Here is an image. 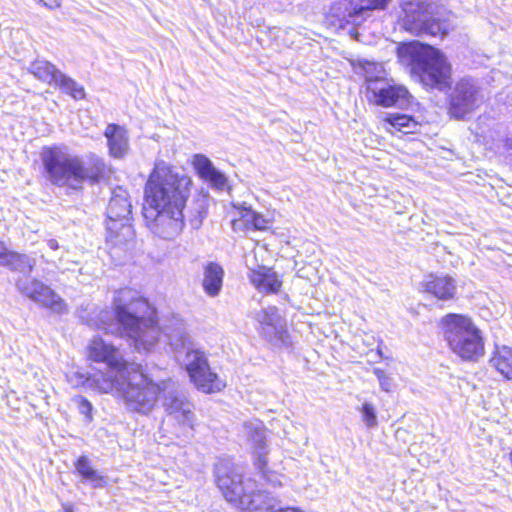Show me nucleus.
Segmentation results:
<instances>
[{
	"label": "nucleus",
	"instance_id": "b1692460",
	"mask_svg": "<svg viewBox=\"0 0 512 512\" xmlns=\"http://www.w3.org/2000/svg\"><path fill=\"white\" fill-rule=\"evenodd\" d=\"M224 270L216 262H208L204 267L203 289L210 297L219 295L223 285Z\"/></svg>",
	"mask_w": 512,
	"mask_h": 512
},
{
	"label": "nucleus",
	"instance_id": "f3484780",
	"mask_svg": "<svg viewBox=\"0 0 512 512\" xmlns=\"http://www.w3.org/2000/svg\"><path fill=\"white\" fill-rule=\"evenodd\" d=\"M131 214L132 205L128 192L121 186L115 187L107 207V229L110 231L117 229V222H121V226L124 227V222L129 221Z\"/></svg>",
	"mask_w": 512,
	"mask_h": 512
},
{
	"label": "nucleus",
	"instance_id": "f704fd0d",
	"mask_svg": "<svg viewBox=\"0 0 512 512\" xmlns=\"http://www.w3.org/2000/svg\"><path fill=\"white\" fill-rule=\"evenodd\" d=\"M256 319L259 323V328L277 324L279 320L277 315V308L270 307L268 309H262L260 312H258Z\"/></svg>",
	"mask_w": 512,
	"mask_h": 512
},
{
	"label": "nucleus",
	"instance_id": "4c0bfd02",
	"mask_svg": "<svg viewBox=\"0 0 512 512\" xmlns=\"http://www.w3.org/2000/svg\"><path fill=\"white\" fill-rule=\"evenodd\" d=\"M78 410L81 414L85 415L88 421L92 420L93 406L88 399L85 397H79L78 399Z\"/></svg>",
	"mask_w": 512,
	"mask_h": 512
},
{
	"label": "nucleus",
	"instance_id": "5701e85b",
	"mask_svg": "<svg viewBox=\"0 0 512 512\" xmlns=\"http://www.w3.org/2000/svg\"><path fill=\"white\" fill-rule=\"evenodd\" d=\"M104 135L107 138L110 155L114 158H122L128 148L126 130L117 124H109Z\"/></svg>",
	"mask_w": 512,
	"mask_h": 512
},
{
	"label": "nucleus",
	"instance_id": "2f4dec72",
	"mask_svg": "<svg viewBox=\"0 0 512 512\" xmlns=\"http://www.w3.org/2000/svg\"><path fill=\"white\" fill-rule=\"evenodd\" d=\"M207 216L206 201L204 198L197 199L189 210L188 221L192 229H199Z\"/></svg>",
	"mask_w": 512,
	"mask_h": 512
},
{
	"label": "nucleus",
	"instance_id": "2eb2a0df",
	"mask_svg": "<svg viewBox=\"0 0 512 512\" xmlns=\"http://www.w3.org/2000/svg\"><path fill=\"white\" fill-rule=\"evenodd\" d=\"M380 81L368 80V91L372 94L374 102L382 107L406 108L410 105L412 96L403 85L382 83Z\"/></svg>",
	"mask_w": 512,
	"mask_h": 512
},
{
	"label": "nucleus",
	"instance_id": "aec40b11",
	"mask_svg": "<svg viewBox=\"0 0 512 512\" xmlns=\"http://www.w3.org/2000/svg\"><path fill=\"white\" fill-rule=\"evenodd\" d=\"M249 278L259 292L267 294L277 293L282 286V280L278 274L272 268L266 266H259L252 270Z\"/></svg>",
	"mask_w": 512,
	"mask_h": 512
},
{
	"label": "nucleus",
	"instance_id": "58836bf2",
	"mask_svg": "<svg viewBox=\"0 0 512 512\" xmlns=\"http://www.w3.org/2000/svg\"><path fill=\"white\" fill-rule=\"evenodd\" d=\"M496 129L499 132L505 133V127L502 124H497ZM498 141L503 143V147L506 150H512V138H509L506 134H504L501 138H499Z\"/></svg>",
	"mask_w": 512,
	"mask_h": 512
},
{
	"label": "nucleus",
	"instance_id": "72a5a7b5",
	"mask_svg": "<svg viewBox=\"0 0 512 512\" xmlns=\"http://www.w3.org/2000/svg\"><path fill=\"white\" fill-rule=\"evenodd\" d=\"M385 121L391 126L402 130L403 128H410L412 117L401 113H388L385 117Z\"/></svg>",
	"mask_w": 512,
	"mask_h": 512
},
{
	"label": "nucleus",
	"instance_id": "a211bd4d",
	"mask_svg": "<svg viewBox=\"0 0 512 512\" xmlns=\"http://www.w3.org/2000/svg\"><path fill=\"white\" fill-rule=\"evenodd\" d=\"M234 507L243 512H275L279 501L266 491H254L251 486Z\"/></svg>",
	"mask_w": 512,
	"mask_h": 512
},
{
	"label": "nucleus",
	"instance_id": "473e14b6",
	"mask_svg": "<svg viewBox=\"0 0 512 512\" xmlns=\"http://www.w3.org/2000/svg\"><path fill=\"white\" fill-rule=\"evenodd\" d=\"M248 431V439L252 443L255 450L265 449L266 435L265 430L260 424H249L246 426Z\"/></svg>",
	"mask_w": 512,
	"mask_h": 512
},
{
	"label": "nucleus",
	"instance_id": "f8f14e48",
	"mask_svg": "<svg viewBox=\"0 0 512 512\" xmlns=\"http://www.w3.org/2000/svg\"><path fill=\"white\" fill-rule=\"evenodd\" d=\"M184 362L189 378L198 390L214 393L225 387V383L211 370L204 352L188 349Z\"/></svg>",
	"mask_w": 512,
	"mask_h": 512
},
{
	"label": "nucleus",
	"instance_id": "ddd939ff",
	"mask_svg": "<svg viewBox=\"0 0 512 512\" xmlns=\"http://www.w3.org/2000/svg\"><path fill=\"white\" fill-rule=\"evenodd\" d=\"M480 87L470 77H463L457 81L449 94L448 112L456 120L464 119L478 106Z\"/></svg>",
	"mask_w": 512,
	"mask_h": 512
},
{
	"label": "nucleus",
	"instance_id": "39448f33",
	"mask_svg": "<svg viewBox=\"0 0 512 512\" xmlns=\"http://www.w3.org/2000/svg\"><path fill=\"white\" fill-rule=\"evenodd\" d=\"M192 180L166 165H156L145 185L144 207L185 208L190 196Z\"/></svg>",
	"mask_w": 512,
	"mask_h": 512
},
{
	"label": "nucleus",
	"instance_id": "c756f323",
	"mask_svg": "<svg viewBox=\"0 0 512 512\" xmlns=\"http://www.w3.org/2000/svg\"><path fill=\"white\" fill-rule=\"evenodd\" d=\"M54 85L59 87L64 93L70 95L75 100L85 98L84 87L61 71L58 73Z\"/></svg>",
	"mask_w": 512,
	"mask_h": 512
},
{
	"label": "nucleus",
	"instance_id": "4468645a",
	"mask_svg": "<svg viewBox=\"0 0 512 512\" xmlns=\"http://www.w3.org/2000/svg\"><path fill=\"white\" fill-rule=\"evenodd\" d=\"M215 478L219 490L226 501L233 506L239 502L252 483L243 481L242 474L229 461H220L215 465Z\"/></svg>",
	"mask_w": 512,
	"mask_h": 512
},
{
	"label": "nucleus",
	"instance_id": "6ab92c4d",
	"mask_svg": "<svg viewBox=\"0 0 512 512\" xmlns=\"http://www.w3.org/2000/svg\"><path fill=\"white\" fill-rule=\"evenodd\" d=\"M194 168L198 176L217 190H223L227 185L226 175L217 169L213 162L203 154H195L193 159Z\"/></svg>",
	"mask_w": 512,
	"mask_h": 512
},
{
	"label": "nucleus",
	"instance_id": "f03ea898",
	"mask_svg": "<svg viewBox=\"0 0 512 512\" xmlns=\"http://www.w3.org/2000/svg\"><path fill=\"white\" fill-rule=\"evenodd\" d=\"M89 357L95 362L106 363L110 368V388L120 391L127 407L135 412L148 414L158 401L161 391H166L170 383L158 384L142 373L126 378V362L118 349L100 337H94L89 344Z\"/></svg>",
	"mask_w": 512,
	"mask_h": 512
},
{
	"label": "nucleus",
	"instance_id": "a19ab883",
	"mask_svg": "<svg viewBox=\"0 0 512 512\" xmlns=\"http://www.w3.org/2000/svg\"><path fill=\"white\" fill-rule=\"evenodd\" d=\"M275 512H304L300 510L299 508L295 507H281L279 506Z\"/></svg>",
	"mask_w": 512,
	"mask_h": 512
},
{
	"label": "nucleus",
	"instance_id": "dca6fc26",
	"mask_svg": "<svg viewBox=\"0 0 512 512\" xmlns=\"http://www.w3.org/2000/svg\"><path fill=\"white\" fill-rule=\"evenodd\" d=\"M170 383L166 391L163 393V405L169 415H174L175 419L184 427L193 429L194 414L192 412V404L186 399L184 394L173 388L172 381H165Z\"/></svg>",
	"mask_w": 512,
	"mask_h": 512
},
{
	"label": "nucleus",
	"instance_id": "393cba45",
	"mask_svg": "<svg viewBox=\"0 0 512 512\" xmlns=\"http://www.w3.org/2000/svg\"><path fill=\"white\" fill-rule=\"evenodd\" d=\"M35 265L36 260L34 258L27 254L9 250L5 258H3V261H1L0 266L6 267L14 272L21 273L23 274L22 277H30Z\"/></svg>",
	"mask_w": 512,
	"mask_h": 512
},
{
	"label": "nucleus",
	"instance_id": "0eeeda50",
	"mask_svg": "<svg viewBox=\"0 0 512 512\" xmlns=\"http://www.w3.org/2000/svg\"><path fill=\"white\" fill-rule=\"evenodd\" d=\"M431 4L421 0L405 1L401 4L402 27L416 36L445 37L449 23L431 11Z\"/></svg>",
	"mask_w": 512,
	"mask_h": 512
},
{
	"label": "nucleus",
	"instance_id": "e433bc0d",
	"mask_svg": "<svg viewBox=\"0 0 512 512\" xmlns=\"http://www.w3.org/2000/svg\"><path fill=\"white\" fill-rule=\"evenodd\" d=\"M373 373L379 381L380 388L385 392H390L393 386L392 378L380 368H374Z\"/></svg>",
	"mask_w": 512,
	"mask_h": 512
},
{
	"label": "nucleus",
	"instance_id": "c85d7f7f",
	"mask_svg": "<svg viewBox=\"0 0 512 512\" xmlns=\"http://www.w3.org/2000/svg\"><path fill=\"white\" fill-rule=\"evenodd\" d=\"M259 333L262 336V338L265 339L272 346H287L289 343V335L287 333V330L283 326L278 325V323L259 328Z\"/></svg>",
	"mask_w": 512,
	"mask_h": 512
},
{
	"label": "nucleus",
	"instance_id": "4be33fe9",
	"mask_svg": "<svg viewBox=\"0 0 512 512\" xmlns=\"http://www.w3.org/2000/svg\"><path fill=\"white\" fill-rule=\"evenodd\" d=\"M76 473L81 477L82 483H89L92 488L100 489L106 486V478L92 465L86 455H81L74 463Z\"/></svg>",
	"mask_w": 512,
	"mask_h": 512
},
{
	"label": "nucleus",
	"instance_id": "423d86ee",
	"mask_svg": "<svg viewBox=\"0 0 512 512\" xmlns=\"http://www.w3.org/2000/svg\"><path fill=\"white\" fill-rule=\"evenodd\" d=\"M444 338L449 348L465 361L476 362L484 355V339L473 321L461 314L442 318Z\"/></svg>",
	"mask_w": 512,
	"mask_h": 512
},
{
	"label": "nucleus",
	"instance_id": "1a4fd4ad",
	"mask_svg": "<svg viewBox=\"0 0 512 512\" xmlns=\"http://www.w3.org/2000/svg\"><path fill=\"white\" fill-rule=\"evenodd\" d=\"M390 0H339L331 7V15L335 17L341 29L351 25L349 34L356 37V26L361 25L369 11L384 9Z\"/></svg>",
	"mask_w": 512,
	"mask_h": 512
},
{
	"label": "nucleus",
	"instance_id": "cd10ccee",
	"mask_svg": "<svg viewBox=\"0 0 512 512\" xmlns=\"http://www.w3.org/2000/svg\"><path fill=\"white\" fill-rule=\"evenodd\" d=\"M244 225L247 229L266 230L268 228L267 220L260 213L251 208H244L241 211V219L233 221V229L237 231L240 225Z\"/></svg>",
	"mask_w": 512,
	"mask_h": 512
},
{
	"label": "nucleus",
	"instance_id": "bb28decb",
	"mask_svg": "<svg viewBox=\"0 0 512 512\" xmlns=\"http://www.w3.org/2000/svg\"><path fill=\"white\" fill-rule=\"evenodd\" d=\"M28 70L35 78L49 85L54 84L60 72L55 65L43 59L33 61Z\"/></svg>",
	"mask_w": 512,
	"mask_h": 512
},
{
	"label": "nucleus",
	"instance_id": "7c9ffc66",
	"mask_svg": "<svg viewBox=\"0 0 512 512\" xmlns=\"http://www.w3.org/2000/svg\"><path fill=\"white\" fill-rule=\"evenodd\" d=\"M254 466L259 471L261 479L273 486L281 485L277 475L267 469L266 450L259 449L254 451Z\"/></svg>",
	"mask_w": 512,
	"mask_h": 512
},
{
	"label": "nucleus",
	"instance_id": "ea45409f",
	"mask_svg": "<svg viewBox=\"0 0 512 512\" xmlns=\"http://www.w3.org/2000/svg\"><path fill=\"white\" fill-rule=\"evenodd\" d=\"M40 3H42L45 7L53 9L57 8L61 4V0H38Z\"/></svg>",
	"mask_w": 512,
	"mask_h": 512
},
{
	"label": "nucleus",
	"instance_id": "f257e3e1",
	"mask_svg": "<svg viewBox=\"0 0 512 512\" xmlns=\"http://www.w3.org/2000/svg\"><path fill=\"white\" fill-rule=\"evenodd\" d=\"M86 323L90 327L105 331L107 334L127 336L138 350L149 351L161 340L178 351L185 348L188 335L181 320H175L173 327L159 328L156 310L147 299L130 288L117 290L113 298V311L103 309L95 318Z\"/></svg>",
	"mask_w": 512,
	"mask_h": 512
},
{
	"label": "nucleus",
	"instance_id": "a878e982",
	"mask_svg": "<svg viewBox=\"0 0 512 512\" xmlns=\"http://www.w3.org/2000/svg\"><path fill=\"white\" fill-rule=\"evenodd\" d=\"M491 367L495 368L504 378L512 381V348L506 345L495 346L489 359Z\"/></svg>",
	"mask_w": 512,
	"mask_h": 512
},
{
	"label": "nucleus",
	"instance_id": "9d476101",
	"mask_svg": "<svg viewBox=\"0 0 512 512\" xmlns=\"http://www.w3.org/2000/svg\"><path fill=\"white\" fill-rule=\"evenodd\" d=\"M17 291L40 307L62 315L68 313L64 299L50 286L37 278L18 277L15 282Z\"/></svg>",
	"mask_w": 512,
	"mask_h": 512
},
{
	"label": "nucleus",
	"instance_id": "c9c22d12",
	"mask_svg": "<svg viewBox=\"0 0 512 512\" xmlns=\"http://www.w3.org/2000/svg\"><path fill=\"white\" fill-rule=\"evenodd\" d=\"M362 420L364 421L367 428H374L377 426V414L376 409L370 402H364L360 409Z\"/></svg>",
	"mask_w": 512,
	"mask_h": 512
},
{
	"label": "nucleus",
	"instance_id": "20e7f679",
	"mask_svg": "<svg viewBox=\"0 0 512 512\" xmlns=\"http://www.w3.org/2000/svg\"><path fill=\"white\" fill-rule=\"evenodd\" d=\"M397 57L427 89L442 92L451 88V64L438 48L418 41L402 43L397 47Z\"/></svg>",
	"mask_w": 512,
	"mask_h": 512
},
{
	"label": "nucleus",
	"instance_id": "79ce46f5",
	"mask_svg": "<svg viewBox=\"0 0 512 512\" xmlns=\"http://www.w3.org/2000/svg\"><path fill=\"white\" fill-rule=\"evenodd\" d=\"M47 246L51 249V250H57L59 248V244H58V241L56 239H49L47 241Z\"/></svg>",
	"mask_w": 512,
	"mask_h": 512
},
{
	"label": "nucleus",
	"instance_id": "37998d69",
	"mask_svg": "<svg viewBox=\"0 0 512 512\" xmlns=\"http://www.w3.org/2000/svg\"><path fill=\"white\" fill-rule=\"evenodd\" d=\"M63 510H64V512H74L73 507L70 504H64Z\"/></svg>",
	"mask_w": 512,
	"mask_h": 512
},
{
	"label": "nucleus",
	"instance_id": "6e6552de",
	"mask_svg": "<svg viewBox=\"0 0 512 512\" xmlns=\"http://www.w3.org/2000/svg\"><path fill=\"white\" fill-rule=\"evenodd\" d=\"M184 208L143 207V216L149 230L163 240H174L185 226Z\"/></svg>",
	"mask_w": 512,
	"mask_h": 512
},
{
	"label": "nucleus",
	"instance_id": "412c9836",
	"mask_svg": "<svg viewBox=\"0 0 512 512\" xmlns=\"http://www.w3.org/2000/svg\"><path fill=\"white\" fill-rule=\"evenodd\" d=\"M423 286L427 293L439 300H451L456 295V281L448 275H430Z\"/></svg>",
	"mask_w": 512,
	"mask_h": 512
},
{
	"label": "nucleus",
	"instance_id": "9b49d317",
	"mask_svg": "<svg viewBox=\"0 0 512 512\" xmlns=\"http://www.w3.org/2000/svg\"><path fill=\"white\" fill-rule=\"evenodd\" d=\"M17 291L40 307L62 315L68 313L64 299L50 286L37 278L18 277L15 282Z\"/></svg>",
	"mask_w": 512,
	"mask_h": 512
},
{
	"label": "nucleus",
	"instance_id": "7ed1b4c3",
	"mask_svg": "<svg viewBox=\"0 0 512 512\" xmlns=\"http://www.w3.org/2000/svg\"><path fill=\"white\" fill-rule=\"evenodd\" d=\"M43 176L53 186L75 191L83 189V184H98L109 173L105 160L95 153L86 155L87 161L72 154L66 145H52L42 148L40 153Z\"/></svg>",
	"mask_w": 512,
	"mask_h": 512
}]
</instances>
